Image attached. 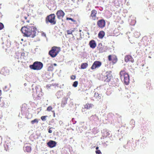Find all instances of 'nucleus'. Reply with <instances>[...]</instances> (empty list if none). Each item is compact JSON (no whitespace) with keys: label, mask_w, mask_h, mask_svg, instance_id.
I'll return each mask as SVG.
<instances>
[{"label":"nucleus","mask_w":154,"mask_h":154,"mask_svg":"<svg viewBox=\"0 0 154 154\" xmlns=\"http://www.w3.org/2000/svg\"><path fill=\"white\" fill-rule=\"evenodd\" d=\"M20 30L24 36L33 38L36 35L37 29L33 24H30L22 27Z\"/></svg>","instance_id":"f257e3e1"},{"label":"nucleus","mask_w":154,"mask_h":154,"mask_svg":"<svg viewBox=\"0 0 154 154\" xmlns=\"http://www.w3.org/2000/svg\"><path fill=\"white\" fill-rule=\"evenodd\" d=\"M121 79H124V82L126 85L130 83L129 76L128 74L125 70H121L119 73Z\"/></svg>","instance_id":"f03ea898"},{"label":"nucleus","mask_w":154,"mask_h":154,"mask_svg":"<svg viewBox=\"0 0 154 154\" xmlns=\"http://www.w3.org/2000/svg\"><path fill=\"white\" fill-rule=\"evenodd\" d=\"M60 51V47L54 46L49 51V54L51 57H54L57 55Z\"/></svg>","instance_id":"7ed1b4c3"},{"label":"nucleus","mask_w":154,"mask_h":154,"mask_svg":"<svg viewBox=\"0 0 154 154\" xmlns=\"http://www.w3.org/2000/svg\"><path fill=\"white\" fill-rule=\"evenodd\" d=\"M43 66V64L42 63L38 61H35L33 63L32 65H30L29 67L33 70H39L42 68Z\"/></svg>","instance_id":"20e7f679"},{"label":"nucleus","mask_w":154,"mask_h":154,"mask_svg":"<svg viewBox=\"0 0 154 154\" xmlns=\"http://www.w3.org/2000/svg\"><path fill=\"white\" fill-rule=\"evenodd\" d=\"M46 23L49 22L51 24L54 25L56 23L55 16L54 14H51L47 16L46 18Z\"/></svg>","instance_id":"39448f33"},{"label":"nucleus","mask_w":154,"mask_h":154,"mask_svg":"<svg viewBox=\"0 0 154 154\" xmlns=\"http://www.w3.org/2000/svg\"><path fill=\"white\" fill-rule=\"evenodd\" d=\"M101 64L102 63L101 62L96 61L93 64L91 67V69L92 70H94L97 68H98L101 66Z\"/></svg>","instance_id":"423d86ee"},{"label":"nucleus","mask_w":154,"mask_h":154,"mask_svg":"<svg viewBox=\"0 0 154 154\" xmlns=\"http://www.w3.org/2000/svg\"><path fill=\"white\" fill-rule=\"evenodd\" d=\"M97 11L95 9L92 10L91 12L90 18L93 20H96V19H97Z\"/></svg>","instance_id":"0eeeda50"},{"label":"nucleus","mask_w":154,"mask_h":154,"mask_svg":"<svg viewBox=\"0 0 154 154\" xmlns=\"http://www.w3.org/2000/svg\"><path fill=\"white\" fill-rule=\"evenodd\" d=\"M97 25L99 27L101 28H104L106 25V22L104 19H101L98 20L97 22Z\"/></svg>","instance_id":"6e6552de"},{"label":"nucleus","mask_w":154,"mask_h":154,"mask_svg":"<svg viewBox=\"0 0 154 154\" xmlns=\"http://www.w3.org/2000/svg\"><path fill=\"white\" fill-rule=\"evenodd\" d=\"M56 14L58 19H61L64 17L65 14L62 10H59L57 11Z\"/></svg>","instance_id":"1a4fd4ad"},{"label":"nucleus","mask_w":154,"mask_h":154,"mask_svg":"<svg viewBox=\"0 0 154 154\" xmlns=\"http://www.w3.org/2000/svg\"><path fill=\"white\" fill-rule=\"evenodd\" d=\"M108 60L109 61H112L113 64L116 63L118 60L116 56L115 55L112 56L111 55L108 56Z\"/></svg>","instance_id":"9d476101"},{"label":"nucleus","mask_w":154,"mask_h":154,"mask_svg":"<svg viewBox=\"0 0 154 154\" xmlns=\"http://www.w3.org/2000/svg\"><path fill=\"white\" fill-rule=\"evenodd\" d=\"M106 78L105 79V82H109L112 79V75L111 71L107 72L106 73Z\"/></svg>","instance_id":"9b49d317"},{"label":"nucleus","mask_w":154,"mask_h":154,"mask_svg":"<svg viewBox=\"0 0 154 154\" xmlns=\"http://www.w3.org/2000/svg\"><path fill=\"white\" fill-rule=\"evenodd\" d=\"M124 59L125 61L126 62H131L133 63L134 61V59L132 57L129 55H126Z\"/></svg>","instance_id":"f8f14e48"},{"label":"nucleus","mask_w":154,"mask_h":154,"mask_svg":"<svg viewBox=\"0 0 154 154\" xmlns=\"http://www.w3.org/2000/svg\"><path fill=\"white\" fill-rule=\"evenodd\" d=\"M47 145L50 148H53L56 146V143L55 141L51 140L47 143Z\"/></svg>","instance_id":"ddd939ff"},{"label":"nucleus","mask_w":154,"mask_h":154,"mask_svg":"<svg viewBox=\"0 0 154 154\" xmlns=\"http://www.w3.org/2000/svg\"><path fill=\"white\" fill-rule=\"evenodd\" d=\"M93 104L91 103H87L84 106V108L86 109H90L94 106Z\"/></svg>","instance_id":"4468645a"},{"label":"nucleus","mask_w":154,"mask_h":154,"mask_svg":"<svg viewBox=\"0 0 154 154\" xmlns=\"http://www.w3.org/2000/svg\"><path fill=\"white\" fill-rule=\"evenodd\" d=\"M94 97L97 100H99L101 98L102 95L101 94H99L97 92H96L94 93Z\"/></svg>","instance_id":"2eb2a0df"},{"label":"nucleus","mask_w":154,"mask_h":154,"mask_svg":"<svg viewBox=\"0 0 154 154\" xmlns=\"http://www.w3.org/2000/svg\"><path fill=\"white\" fill-rule=\"evenodd\" d=\"M89 45L90 47L93 49L97 45L95 41L93 40H92L90 42Z\"/></svg>","instance_id":"dca6fc26"},{"label":"nucleus","mask_w":154,"mask_h":154,"mask_svg":"<svg viewBox=\"0 0 154 154\" xmlns=\"http://www.w3.org/2000/svg\"><path fill=\"white\" fill-rule=\"evenodd\" d=\"M9 71L7 67H3L1 70L2 74L5 75L9 72Z\"/></svg>","instance_id":"f3484780"},{"label":"nucleus","mask_w":154,"mask_h":154,"mask_svg":"<svg viewBox=\"0 0 154 154\" xmlns=\"http://www.w3.org/2000/svg\"><path fill=\"white\" fill-rule=\"evenodd\" d=\"M67 98L66 97L64 98L62 101L61 106L63 107H64L65 105L67 104Z\"/></svg>","instance_id":"a211bd4d"},{"label":"nucleus","mask_w":154,"mask_h":154,"mask_svg":"<svg viewBox=\"0 0 154 154\" xmlns=\"http://www.w3.org/2000/svg\"><path fill=\"white\" fill-rule=\"evenodd\" d=\"M105 32L103 31H100L98 34V37L100 38H102L105 35Z\"/></svg>","instance_id":"6ab92c4d"},{"label":"nucleus","mask_w":154,"mask_h":154,"mask_svg":"<svg viewBox=\"0 0 154 154\" xmlns=\"http://www.w3.org/2000/svg\"><path fill=\"white\" fill-rule=\"evenodd\" d=\"M88 66V64L87 63H85L82 64L81 66V68L82 69H86Z\"/></svg>","instance_id":"aec40b11"},{"label":"nucleus","mask_w":154,"mask_h":154,"mask_svg":"<svg viewBox=\"0 0 154 154\" xmlns=\"http://www.w3.org/2000/svg\"><path fill=\"white\" fill-rule=\"evenodd\" d=\"M4 146L5 149L6 151L8 150L11 148V146H10L8 143L5 144L4 145Z\"/></svg>","instance_id":"412c9836"},{"label":"nucleus","mask_w":154,"mask_h":154,"mask_svg":"<svg viewBox=\"0 0 154 154\" xmlns=\"http://www.w3.org/2000/svg\"><path fill=\"white\" fill-rule=\"evenodd\" d=\"M148 39V38L146 37H143L142 39V40L145 45H147L148 44V43L147 42Z\"/></svg>","instance_id":"4be33fe9"},{"label":"nucleus","mask_w":154,"mask_h":154,"mask_svg":"<svg viewBox=\"0 0 154 154\" xmlns=\"http://www.w3.org/2000/svg\"><path fill=\"white\" fill-rule=\"evenodd\" d=\"M36 91V96L37 97H40L41 96V95H42L41 94V91L40 90H39L37 91L36 88H35Z\"/></svg>","instance_id":"5701e85b"},{"label":"nucleus","mask_w":154,"mask_h":154,"mask_svg":"<svg viewBox=\"0 0 154 154\" xmlns=\"http://www.w3.org/2000/svg\"><path fill=\"white\" fill-rule=\"evenodd\" d=\"M54 69V67L53 65L51 64V65L48 67V70L49 71H52Z\"/></svg>","instance_id":"b1692460"},{"label":"nucleus","mask_w":154,"mask_h":154,"mask_svg":"<svg viewBox=\"0 0 154 154\" xmlns=\"http://www.w3.org/2000/svg\"><path fill=\"white\" fill-rule=\"evenodd\" d=\"M31 122L32 124H33L35 123H38V119H35L34 120L31 121Z\"/></svg>","instance_id":"393cba45"},{"label":"nucleus","mask_w":154,"mask_h":154,"mask_svg":"<svg viewBox=\"0 0 154 154\" xmlns=\"http://www.w3.org/2000/svg\"><path fill=\"white\" fill-rule=\"evenodd\" d=\"M26 150L28 152H30L31 150V148L30 146H27L26 147Z\"/></svg>","instance_id":"a878e982"},{"label":"nucleus","mask_w":154,"mask_h":154,"mask_svg":"<svg viewBox=\"0 0 154 154\" xmlns=\"http://www.w3.org/2000/svg\"><path fill=\"white\" fill-rule=\"evenodd\" d=\"M74 31V30H72L71 29L68 30H67V32L68 35L72 34Z\"/></svg>","instance_id":"bb28decb"},{"label":"nucleus","mask_w":154,"mask_h":154,"mask_svg":"<svg viewBox=\"0 0 154 154\" xmlns=\"http://www.w3.org/2000/svg\"><path fill=\"white\" fill-rule=\"evenodd\" d=\"M78 84V81H75L73 82V83L72 85V86L74 87H77Z\"/></svg>","instance_id":"cd10ccee"},{"label":"nucleus","mask_w":154,"mask_h":154,"mask_svg":"<svg viewBox=\"0 0 154 154\" xmlns=\"http://www.w3.org/2000/svg\"><path fill=\"white\" fill-rule=\"evenodd\" d=\"M48 116H42L41 117V119L42 121H46V118Z\"/></svg>","instance_id":"c85d7f7f"},{"label":"nucleus","mask_w":154,"mask_h":154,"mask_svg":"<svg viewBox=\"0 0 154 154\" xmlns=\"http://www.w3.org/2000/svg\"><path fill=\"white\" fill-rule=\"evenodd\" d=\"M66 19L67 20H71L72 21L76 23H76V21L75 20H74L73 19L71 18H69V17H67L66 18Z\"/></svg>","instance_id":"c756f323"},{"label":"nucleus","mask_w":154,"mask_h":154,"mask_svg":"<svg viewBox=\"0 0 154 154\" xmlns=\"http://www.w3.org/2000/svg\"><path fill=\"white\" fill-rule=\"evenodd\" d=\"M52 109L51 106H49L47 107V110L48 111H50L52 110Z\"/></svg>","instance_id":"7c9ffc66"},{"label":"nucleus","mask_w":154,"mask_h":154,"mask_svg":"<svg viewBox=\"0 0 154 154\" xmlns=\"http://www.w3.org/2000/svg\"><path fill=\"white\" fill-rule=\"evenodd\" d=\"M4 28V25L1 23H0V30Z\"/></svg>","instance_id":"2f4dec72"},{"label":"nucleus","mask_w":154,"mask_h":154,"mask_svg":"<svg viewBox=\"0 0 154 154\" xmlns=\"http://www.w3.org/2000/svg\"><path fill=\"white\" fill-rule=\"evenodd\" d=\"M95 152L97 154H102L100 151L99 150H97L95 151Z\"/></svg>","instance_id":"473e14b6"},{"label":"nucleus","mask_w":154,"mask_h":154,"mask_svg":"<svg viewBox=\"0 0 154 154\" xmlns=\"http://www.w3.org/2000/svg\"><path fill=\"white\" fill-rule=\"evenodd\" d=\"M53 129V128L52 127H51V128H50L49 129H48V133H52V130H51V129Z\"/></svg>","instance_id":"72a5a7b5"},{"label":"nucleus","mask_w":154,"mask_h":154,"mask_svg":"<svg viewBox=\"0 0 154 154\" xmlns=\"http://www.w3.org/2000/svg\"><path fill=\"white\" fill-rule=\"evenodd\" d=\"M70 78H71V79L74 80V79H75L76 77L74 75H72L71 76Z\"/></svg>","instance_id":"f704fd0d"},{"label":"nucleus","mask_w":154,"mask_h":154,"mask_svg":"<svg viewBox=\"0 0 154 154\" xmlns=\"http://www.w3.org/2000/svg\"><path fill=\"white\" fill-rule=\"evenodd\" d=\"M24 19L26 20H27V17H26V16H24Z\"/></svg>","instance_id":"c9c22d12"},{"label":"nucleus","mask_w":154,"mask_h":154,"mask_svg":"<svg viewBox=\"0 0 154 154\" xmlns=\"http://www.w3.org/2000/svg\"><path fill=\"white\" fill-rule=\"evenodd\" d=\"M98 148H99V147L97 146L96 147V150H98Z\"/></svg>","instance_id":"e433bc0d"},{"label":"nucleus","mask_w":154,"mask_h":154,"mask_svg":"<svg viewBox=\"0 0 154 154\" xmlns=\"http://www.w3.org/2000/svg\"><path fill=\"white\" fill-rule=\"evenodd\" d=\"M2 94V91L1 90H0V96Z\"/></svg>","instance_id":"4c0bfd02"},{"label":"nucleus","mask_w":154,"mask_h":154,"mask_svg":"<svg viewBox=\"0 0 154 154\" xmlns=\"http://www.w3.org/2000/svg\"><path fill=\"white\" fill-rule=\"evenodd\" d=\"M53 65L55 66H57V64L56 63H54Z\"/></svg>","instance_id":"58836bf2"},{"label":"nucleus","mask_w":154,"mask_h":154,"mask_svg":"<svg viewBox=\"0 0 154 154\" xmlns=\"http://www.w3.org/2000/svg\"><path fill=\"white\" fill-rule=\"evenodd\" d=\"M29 20H26V22L27 23H29Z\"/></svg>","instance_id":"ea45409f"},{"label":"nucleus","mask_w":154,"mask_h":154,"mask_svg":"<svg viewBox=\"0 0 154 154\" xmlns=\"http://www.w3.org/2000/svg\"><path fill=\"white\" fill-rule=\"evenodd\" d=\"M52 112H54V114H55L54 111H52Z\"/></svg>","instance_id":"a19ab883"},{"label":"nucleus","mask_w":154,"mask_h":154,"mask_svg":"<svg viewBox=\"0 0 154 154\" xmlns=\"http://www.w3.org/2000/svg\"><path fill=\"white\" fill-rule=\"evenodd\" d=\"M81 31H82V30H79V31L80 32H81Z\"/></svg>","instance_id":"79ce46f5"},{"label":"nucleus","mask_w":154,"mask_h":154,"mask_svg":"<svg viewBox=\"0 0 154 154\" xmlns=\"http://www.w3.org/2000/svg\"><path fill=\"white\" fill-rule=\"evenodd\" d=\"M21 40L22 41H23V39H21Z\"/></svg>","instance_id":"37998d69"}]
</instances>
